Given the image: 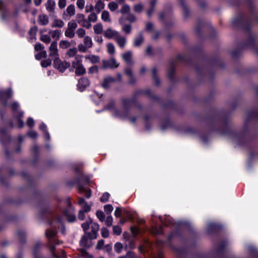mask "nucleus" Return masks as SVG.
Returning a JSON list of instances; mask_svg holds the SVG:
<instances>
[{
	"instance_id": "obj_43",
	"label": "nucleus",
	"mask_w": 258,
	"mask_h": 258,
	"mask_svg": "<svg viewBox=\"0 0 258 258\" xmlns=\"http://www.w3.org/2000/svg\"><path fill=\"white\" fill-rule=\"evenodd\" d=\"M96 216L101 222H103L105 220V215L103 212L101 211H98L96 212Z\"/></svg>"
},
{
	"instance_id": "obj_38",
	"label": "nucleus",
	"mask_w": 258,
	"mask_h": 258,
	"mask_svg": "<svg viewBox=\"0 0 258 258\" xmlns=\"http://www.w3.org/2000/svg\"><path fill=\"white\" fill-rule=\"evenodd\" d=\"M108 7L111 12H114L118 9V6L116 3L111 2L108 4Z\"/></svg>"
},
{
	"instance_id": "obj_1",
	"label": "nucleus",
	"mask_w": 258,
	"mask_h": 258,
	"mask_svg": "<svg viewBox=\"0 0 258 258\" xmlns=\"http://www.w3.org/2000/svg\"><path fill=\"white\" fill-rule=\"evenodd\" d=\"M82 55L78 54L72 62V67L75 70V74L81 76L86 73V69L82 64Z\"/></svg>"
},
{
	"instance_id": "obj_44",
	"label": "nucleus",
	"mask_w": 258,
	"mask_h": 258,
	"mask_svg": "<svg viewBox=\"0 0 258 258\" xmlns=\"http://www.w3.org/2000/svg\"><path fill=\"white\" fill-rule=\"evenodd\" d=\"M132 101L129 99H124L122 100V104L124 109L126 110L127 108L131 106Z\"/></svg>"
},
{
	"instance_id": "obj_13",
	"label": "nucleus",
	"mask_w": 258,
	"mask_h": 258,
	"mask_svg": "<svg viewBox=\"0 0 258 258\" xmlns=\"http://www.w3.org/2000/svg\"><path fill=\"white\" fill-rule=\"evenodd\" d=\"M89 84L90 82L87 78H82L79 80L77 87L80 91H83Z\"/></svg>"
},
{
	"instance_id": "obj_2",
	"label": "nucleus",
	"mask_w": 258,
	"mask_h": 258,
	"mask_svg": "<svg viewBox=\"0 0 258 258\" xmlns=\"http://www.w3.org/2000/svg\"><path fill=\"white\" fill-rule=\"evenodd\" d=\"M56 233V232L55 230L48 229L46 231V235L49 240L48 243L49 245V249L52 253V255L54 257L59 258V257L56 256L55 254L53 252L55 248V244H58L57 243V240L54 238Z\"/></svg>"
},
{
	"instance_id": "obj_33",
	"label": "nucleus",
	"mask_w": 258,
	"mask_h": 258,
	"mask_svg": "<svg viewBox=\"0 0 258 258\" xmlns=\"http://www.w3.org/2000/svg\"><path fill=\"white\" fill-rule=\"evenodd\" d=\"M97 15L94 12L91 13L88 16V20L89 22H96L97 21Z\"/></svg>"
},
{
	"instance_id": "obj_49",
	"label": "nucleus",
	"mask_w": 258,
	"mask_h": 258,
	"mask_svg": "<svg viewBox=\"0 0 258 258\" xmlns=\"http://www.w3.org/2000/svg\"><path fill=\"white\" fill-rule=\"evenodd\" d=\"M101 234L103 237L107 238L109 236V231L107 228L103 227L101 230Z\"/></svg>"
},
{
	"instance_id": "obj_6",
	"label": "nucleus",
	"mask_w": 258,
	"mask_h": 258,
	"mask_svg": "<svg viewBox=\"0 0 258 258\" xmlns=\"http://www.w3.org/2000/svg\"><path fill=\"white\" fill-rule=\"evenodd\" d=\"M102 62V68L104 69L117 68L119 65L114 57H111L108 60H103Z\"/></svg>"
},
{
	"instance_id": "obj_17",
	"label": "nucleus",
	"mask_w": 258,
	"mask_h": 258,
	"mask_svg": "<svg viewBox=\"0 0 258 258\" xmlns=\"http://www.w3.org/2000/svg\"><path fill=\"white\" fill-rule=\"evenodd\" d=\"M91 229V233L88 234L89 236L91 239H95L97 231L99 229V226L97 223H94L92 224Z\"/></svg>"
},
{
	"instance_id": "obj_41",
	"label": "nucleus",
	"mask_w": 258,
	"mask_h": 258,
	"mask_svg": "<svg viewBox=\"0 0 258 258\" xmlns=\"http://www.w3.org/2000/svg\"><path fill=\"white\" fill-rule=\"evenodd\" d=\"M122 248V244L120 242H116L114 247V250L118 253L121 251Z\"/></svg>"
},
{
	"instance_id": "obj_35",
	"label": "nucleus",
	"mask_w": 258,
	"mask_h": 258,
	"mask_svg": "<svg viewBox=\"0 0 258 258\" xmlns=\"http://www.w3.org/2000/svg\"><path fill=\"white\" fill-rule=\"evenodd\" d=\"M121 30L125 34H128L131 33L132 31V26L128 24H123L122 26Z\"/></svg>"
},
{
	"instance_id": "obj_27",
	"label": "nucleus",
	"mask_w": 258,
	"mask_h": 258,
	"mask_svg": "<svg viewBox=\"0 0 258 258\" xmlns=\"http://www.w3.org/2000/svg\"><path fill=\"white\" fill-rule=\"evenodd\" d=\"M102 20L106 22H111V19L110 17V14L107 11H103L101 14Z\"/></svg>"
},
{
	"instance_id": "obj_51",
	"label": "nucleus",
	"mask_w": 258,
	"mask_h": 258,
	"mask_svg": "<svg viewBox=\"0 0 258 258\" xmlns=\"http://www.w3.org/2000/svg\"><path fill=\"white\" fill-rule=\"evenodd\" d=\"M113 232L114 234L119 235L121 233V229L118 226H114L113 227Z\"/></svg>"
},
{
	"instance_id": "obj_18",
	"label": "nucleus",
	"mask_w": 258,
	"mask_h": 258,
	"mask_svg": "<svg viewBox=\"0 0 258 258\" xmlns=\"http://www.w3.org/2000/svg\"><path fill=\"white\" fill-rule=\"evenodd\" d=\"M78 204L80 205L83 208V211H84L86 212H88L91 210V205H88L86 201H85L84 198H80L78 201Z\"/></svg>"
},
{
	"instance_id": "obj_37",
	"label": "nucleus",
	"mask_w": 258,
	"mask_h": 258,
	"mask_svg": "<svg viewBox=\"0 0 258 258\" xmlns=\"http://www.w3.org/2000/svg\"><path fill=\"white\" fill-rule=\"evenodd\" d=\"M86 33V31L82 28H79L76 31V34L79 38H84L85 37Z\"/></svg>"
},
{
	"instance_id": "obj_28",
	"label": "nucleus",
	"mask_w": 258,
	"mask_h": 258,
	"mask_svg": "<svg viewBox=\"0 0 258 258\" xmlns=\"http://www.w3.org/2000/svg\"><path fill=\"white\" fill-rule=\"evenodd\" d=\"M85 58L89 59L91 62L93 63H97L99 61L100 58L97 55H88L85 56Z\"/></svg>"
},
{
	"instance_id": "obj_62",
	"label": "nucleus",
	"mask_w": 258,
	"mask_h": 258,
	"mask_svg": "<svg viewBox=\"0 0 258 258\" xmlns=\"http://www.w3.org/2000/svg\"><path fill=\"white\" fill-rule=\"evenodd\" d=\"M58 5L60 9L64 8L66 5V0H59Z\"/></svg>"
},
{
	"instance_id": "obj_57",
	"label": "nucleus",
	"mask_w": 258,
	"mask_h": 258,
	"mask_svg": "<svg viewBox=\"0 0 258 258\" xmlns=\"http://www.w3.org/2000/svg\"><path fill=\"white\" fill-rule=\"evenodd\" d=\"M80 253L81 255L85 258H93L92 255L88 254L84 249H81Z\"/></svg>"
},
{
	"instance_id": "obj_54",
	"label": "nucleus",
	"mask_w": 258,
	"mask_h": 258,
	"mask_svg": "<svg viewBox=\"0 0 258 258\" xmlns=\"http://www.w3.org/2000/svg\"><path fill=\"white\" fill-rule=\"evenodd\" d=\"M105 222V224L106 225V226H109V227L111 226L112 224V222H113V218H112V216H108L106 218V219Z\"/></svg>"
},
{
	"instance_id": "obj_12",
	"label": "nucleus",
	"mask_w": 258,
	"mask_h": 258,
	"mask_svg": "<svg viewBox=\"0 0 258 258\" xmlns=\"http://www.w3.org/2000/svg\"><path fill=\"white\" fill-rule=\"evenodd\" d=\"M91 239H92L90 238L89 234L88 235H83L80 241V245L85 248L90 247L92 244Z\"/></svg>"
},
{
	"instance_id": "obj_30",
	"label": "nucleus",
	"mask_w": 258,
	"mask_h": 258,
	"mask_svg": "<svg viewBox=\"0 0 258 258\" xmlns=\"http://www.w3.org/2000/svg\"><path fill=\"white\" fill-rule=\"evenodd\" d=\"M79 191L80 192H84L85 195L87 198H90L91 196V191L85 189L83 186L80 185L79 186Z\"/></svg>"
},
{
	"instance_id": "obj_46",
	"label": "nucleus",
	"mask_w": 258,
	"mask_h": 258,
	"mask_svg": "<svg viewBox=\"0 0 258 258\" xmlns=\"http://www.w3.org/2000/svg\"><path fill=\"white\" fill-rule=\"evenodd\" d=\"M104 211L107 214H110L113 210V208L111 205H106L104 207Z\"/></svg>"
},
{
	"instance_id": "obj_26",
	"label": "nucleus",
	"mask_w": 258,
	"mask_h": 258,
	"mask_svg": "<svg viewBox=\"0 0 258 258\" xmlns=\"http://www.w3.org/2000/svg\"><path fill=\"white\" fill-rule=\"evenodd\" d=\"M38 22L41 25H47L49 22L48 17L44 15L39 16Z\"/></svg>"
},
{
	"instance_id": "obj_64",
	"label": "nucleus",
	"mask_w": 258,
	"mask_h": 258,
	"mask_svg": "<svg viewBox=\"0 0 258 258\" xmlns=\"http://www.w3.org/2000/svg\"><path fill=\"white\" fill-rule=\"evenodd\" d=\"M27 124L29 127L33 126V125L34 124V121L33 119L31 117L28 118L27 119Z\"/></svg>"
},
{
	"instance_id": "obj_40",
	"label": "nucleus",
	"mask_w": 258,
	"mask_h": 258,
	"mask_svg": "<svg viewBox=\"0 0 258 258\" xmlns=\"http://www.w3.org/2000/svg\"><path fill=\"white\" fill-rule=\"evenodd\" d=\"M131 11L130 7L127 5H123L120 9V13L122 14H129Z\"/></svg>"
},
{
	"instance_id": "obj_16",
	"label": "nucleus",
	"mask_w": 258,
	"mask_h": 258,
	"mask_svg": "<svg viewBox=\"0 0 258 258\" xmlns=\"http://www.w3.org/2000/svg\"><path fill=\"white\" fill-rule=\"evenodd\" d=\"M122 59L128 64H134L132 60V52L131 51H127L121 54Z\"/></svg>"
},
{
	"instance_id": "obj_63",
	"label": "nucleus",
	"mask_w": 258,
	"mask_h": 258,
	"mask_svg": "<svg viewBox=\"0 0 258 258\" xmlns=\"http://www.w3.org/2000/svg\"><path fill=\"white\" fill-rule=\"evenodd\" d=\"M85 212H85L84 211H83V210H80L79 211V215H78V218L80 220H83L85 219Z\"/></svg>"
},
{
	"instance_id": "obj_8",
	"label": "nucleus",
	"mask_w": 258,
	"mask_h": 258,
	"mask_svg": "<svg viewBox=\"0 0 258 258\" xmlns=\"http://www.w3.org/2000/svg\"><path fill=\"white\" fill-rule=\"evenodd\" d=\"M76 21L78 23L80 24L82 27L87 29L90 28L92 25L91 23L89 22L88 19L85 18V17L83 14H78L76 16Z\"/></svg>"
},
{
	"instance_id": "obj_7",
	"label": "nucleus",
	"mask_w": 258,
	"mask_h": 258,
	"mask_svg": "<svg viewBox=\"0 0 258 258\" xmlns=\"http://www.w3.org/2000/svg\"><path fill=\"white\" fill-rule=\"evenodd\" d=\"M52 226L55 228H58L61 230L62 233H64L65 229L63 224V221L59 216L56 217L50 223Z\"/></svg>"
},
{
	"instance_id": "obj_20",
	"label": "nucleus",
	"mask_w": 258,
	"mask_h": 258,
	"mask_svg": "<svg viewBox=\"0 0 258 258\" xmlns=\"http://www.w3.org/2000/svg\"><path fill=\"white\" fill-rule=\"evenodd\" d=\"M105 4L103 0H96V4L94 6V9L97 14H99L102 10L104 9Z\"/></svg>"
},
{
	"instance_id": "obj_23",
	"label": "nucleus",
	"mask_w": 258,
	"mask_h": 258,
	"mask_svg": "<svg viewBox=\"0 0 258 258\" xmlns=\"http://www.w3.org/2000/svg\"><path fill=\"white\" fill-rule=\"evenodd\" d=\"M74 42V41H72L71 42H69L66 40H61L59 41V46L61 49H66L69 48L71 46V43Z\"/></svg>"
},
{
	"instance_id": "obj_10",
	"label": "nucleus",
	"mask_w": 258,
	"mask_h": 258,
	"mask_svg": "<svg viewBox=\"0 0 258 258\" xmlns=\"http://www.w3.org/2000/svg\"><path fill=\"white\" fill-rule=\"evenodd\" d=\"M76 12L75 6L73 4L70 5L67 8L66 11L62 14V18L64 20H69L75 15Z\"/></svg>"
},
{
	"instance_id": "obj_58",
	"label": "nucleus",
	"mask_w": 258,
	"mask_h": 258,
	"mask_svg": "<svg viewBox=\"0 0 258 258\" xmlns=\"http://www.w3.org/2000/svg\"><path fill=\"white\" fill-rule=\"evenodd\" d=\"M94 9V7L92 5H87L85 7V12L86 13H92Z\"/></svg>"
},
{
	"instance_id": "obj_22",
	"label": "nucleus",
	"mask_w": 258,
	"mask_h": 258,
	"mask_svg": "<svg viewBox=\"0 0 258 258\" xmlns=\"http://www.w3.org/2000/svg\"><path fill=\"white\" fill-rule=\"evenodd\" d=\"M48 33L51 35L53 39H55V41H56L59 39L61 32L60 30L56 29L54 30H50L49 31Z\"/></svg>"
},
{
	"instance_id": "obj_42",
	"label": "nucleus",
	"mask_w": 258,
	"mask_h": 258,
	"mask_svg": "<svg viewBox=\"0 0 258 258\" xmlns=\"http://www.w3.org/2000/svg\"><path fill=\"white\" fill-rule=\"evenodd\" d=\"M85 0H77L76 5L78 9L82 10L85 7Z\"/></svg>"
},
{
	"instance_id": "obj_14",
	"label": "nucleus",
	"mask_w": 258,
	"mask_h": 258,
	"mask_svg": "<svg viewBox=\"0 0 258 258\" xmlns=\"http://www.w3.org/2000/svg\"><path fill=\"white\" fill-rule=\"evenodd\" d=\"M119 33L111 28H108L104 32V36L108 39H113L114 40L118 36Z\"/></svg>"
},
{
	"instance_id": "obj_32",
	"label": "nucleus",
	"mask_w": 258,
	"mask_h": 258,
	"mask_svg": "<svg viewBox=\"0 0 258 258\" xmlns=\"http://www.w3.org/2000/svg\"><path fill=\"white\" fill-rule=\"evenodd\" d=\"M93 29L95 34H100L103 31V26L100 23L97 24L93 27Z\"/></svg>"
},
{
	"instance_id": "obj_47",
	"label": "nucleus",
	"mask_w": 258,
	"mask_h": 258,
	"mask_svg": "<svg viewBox=\"0 0 258 258\" xmlns=\"http://www.w3.org/2000/svg\"><path fill=\"white\" fill-rule=\"evenodd\" d=\"M51 64V60L50 58H48L45 60L41 61V64L42 67L46 68Z\"/></svg>"
},
{
	"instance_id": "obj_21",
	"label": "nucleus",
	"mask_w": 258,
	"mask_h": 258,
	"mask_svg": "<svg viewBox=\"0 0 258 258\" xmlns=\"http://www.w3.org/2000/svg\"><path fill=\"white\" fill-rule=\"evenodd\" d=\"M55 3L53 0H48L45 4L46 9L49 12L52 13L54 11Z\"/></svg>"
},
{
	"instance_id": "obj_31",
	"label": "nucleus",
	"mask_w": 258,
	"mask_h": 258,
	"mask_svg": "<svg viewBox=\"0 0 258 258\" xmlns=\"http://www.w3.org/2000/svg\"><path fill=\"white\" fill-rule=\"evenodd\" d=\"M144 39L143 35L140 34L137 38L134 40V45L136 47L140 46L142 42H143Z\"/></svg>"
},
{
	"instance_id": "obj_36",
	"label": "nucleus",
	"mask_w": 258,
	"mask_h": 258,
	"mask_svg": "<svg viewBox=\"0 0 258 258\" xmlns=\"http://www.w3.org/2000/svg\"><path fill=\"white\" fill-rule=\"evenodd\" d=\"M144 9V6L141 4H137L134 6V11L135 13H140Z\"/></svg>"
},
{
	"instance_id": "obj_3",
	"label": "nucleus",
	"mask_w": 258,
	"mask_h": 258,
	"mask_svg": "<svg viewBox=\"0 0 258 258\" xmlns=\"http://www.w3.org/2000/svg\"><path fill=\"white\" fill-rule=\"evenodd\" d=\"M78 27V24L75 20H71L67 25V28L64 31V35L66 37L73 38L75 36V30Z\"/></svg>"
},
{
	"instance_id": "obj_24",
	"label": "nucleus",
	"mask_w": 258,
	"mask_h": 258,
	"mask_svg": "<svg viewBox=\"0 0 258 258\" xmlns=\"http://www.w3.org/2000/svg\"><path fill=\"white\" fill-rule=\"evenodd\" d=\"M64 25L62 20L55 19L51 24V27L53 28H62Z\"/></svg>"
},
{
	"instance_id": "obj_25",
	"label": "nucleus",
	"mask_w": 258,
	"mask_h": 258,
	"mask_svg": "<svg viewBox=\"0 0 258 258\" xmlns=\"http://www.w3.org/2000/svg\"><path fill=\"white\" fill-rule=\"evenodd\" d=\"M77 48L76 47H73L72 48H70L67 52H66V56L71 58L73 57H76V56L78 55L77 54Z\"/></svg>"
},
{
	"instance_id": "obj_9",
	"label": "nucleus",
	"mask_w": 258,
	"mask_h": 258,
	"mask_svg": "<svg viewBox=\"0 0 258 258\" xmlns=\"http://www.w3.org/2000/svg\"><path fill=\"white\" fill-rule=\"evenodd\" d=\"M63 214L70 222H74L76 219L74 210L71 206L63 211Z\"/></svg>"
},
{
	"instance_id": "obj_39",
	"label": "nucleus",
	"mask_w": 258,
	"mask_h": 258,
	"mask_svg": "<svg viewBox=\"0 0 258 258\" xmlns=\"http://www.w3.org/2000/svg\"><path fill=\"white\" fill-rule=\"evenodd\" d=\"M40 39L42 42L47 44L51 42L50 37L46 34L41 35Z\"/></svg>"
},
{
	"instance_id": "obj_19",
	"label": "nucleus",
	"mask_w": 258,
	"mask_h": 258,
	"mask_svg": "<svg viewBox=\"0 0 258 258\" xmlns=\"http://www.w3.org/2000/svg\"><path fill=\"white\" fill-rule=\"evenodd\" d=\"M115 79L110 76L105 78L102 83V86L104 88H108L110 85L115 81Z\"/></svg>"
},
{
	"instance_id": "obj_56",
	"label": "nucleus",
	"mask_w": 258,
	"mask_h": 258,
	"mask_svg": "<svg viewBox=\"0 0 258 258\" xmlns=\"http://www.w3.org/2000/svg\"><path fill=\"white\" fill-rule=\"evenodd\" d=\"M146 29L148 31L152 32L154 30V25L152 23L149 22L146 24Z\"/></svg>"
},
{
	"instance_id": "obj_11",
	"label": "nucleus",
	"mask_w": 258,
	"mask_h": 258,
	"mask_svg": "<svg viewBox=\"0 0 258 258\" xmlns=\"http://www.w3.org/2000/svg\"><path fill=\"white\" fill-rule=\"evenodd\" d=\"M49 56L50 57H59L57 43L56 41H53L51 43L49 47Z\"/></svg>"
},
{
	"instance_id": "obj_60",
	"label": "nucleus",
	"mask_w": 258,
	"mask_h": 258,
	"mask_svg": "<svg viewBox=\"0 0 258 258\" xmlns=\"http://www.w3.org/2000/svg\"><path fill=\"white\" fill-rule=\"evenodd\" d=\"M122 209L119 207H117L114 212V215L116 217H119L121 216L122 213Z\"/></svg>"
},
{
	"instance_id": "obj_50",
	"label": "nucleus",
	"mask_w": 258,
	"mask_h": 258,
	"mask_svg": "<svg viewBox=\"0 0 258 258\" xmlns=\"http://www.w3.org/2000/svg\"><path fill=\"white\" fill-rule=\"evenodd\" d=\"M110 195L108 192H105L100 198V201L103 203H105L108 201Z\"/></svg>"
},
{
	"instance_id": "obj_55",
	"label": "nucleus",
	"mask_w": 258,
	"mask_h": 258,
	"mask_svg": "<svg viewBox=\"0 0 258 258\" xmlns=\"http://www.w3.org/2000/svg\"><path fill=\"white\" fill-rule=\"evenodd\" d=\"M47 56V53L46 51L44 50L41 51L40 53L36 55L35 57L37 59H39L41 57H46Z\"/></svg>"
},
{
	"instance_id": "obj_34",
	"label": "nucleus",
	"mask_w": 258,
	"mask_h": 258,
	"mask_svg": "<svg viewBox=\"0 0 258 258\" xmlns=\"http://www.w3.org/2000/svg\"><path fill=\"white\" fill-rule=\"evenodd\" d=\"M36 32H37L36 27H33L30 29V30L29 31V34L30 35V37H29L30 40H31L32 41L33 39H35V35L36 34Z\"/></svg>"
},
{
	"instance_id": "obj_52",
	"label": "nucleus",
	"mask_w": 258,
	"mask_h": 258,
	"mask_svg": "<svg viewBox=\"0 0 258 258\" xmlns=\"http://www.w3.org/2000/svg\"><path fill=\"white\" fill-rule=\"evenodd\" d=\"M156 73H157L156 69L155 68L153 69V70H152L153 78L155 81V83H156V84L159 85V81L156 76Z\"/></svg>"
},
{
	"instance_id": "obj_53",
	"label": "nucleus",
	"mask_w": 258,
	"mask_h": 258,
	"mask_svg": "<svg viewBox=\"0 0 258 258\" xmlns=\"http://www.w3.org/2000/svg\"><path fill=\"white\" fill-rule=\"evenodd\" d=\"M126 19L130 22L133 23L136 21L137 19L134 15L129 14L127 17H126Z\"/></svg>"
},
{
	"instance_id": "obj_61",
	"label": "nucleus",
	"mask_w": 258,
	"mask_h": 258,
	"mask_svg": "<svg viewBox=\"0 0 258 258\" xmlns=\"http://www.w3.org/2000/svg\"><path fill=\"white\" fill-rule=\"evenodd\" d=\"M98 67L96 66L90 67L88 70L89 73H90L91 74L97 73L98 72Z\"/></svg>"
},
{
	"instance_id": "obj_5",
	"label": "nucleus",
	"mask_w": 258,
	"mask_h": 258,
	"mask_svg": "<svg viewBox=\"0 0 258 258\" xmlns=\"http://www.w3.org/2000/svg\"><path fill=\"white\" fill-rule=\"evenodd\" d=\"M53 66L55 69L62 73L70 66V63L66 60H61L57 57L54 59Z\"/></svg>"
},
{
	"instance_id": "obj_45",
	"label": "nucleus",
	"mask_w": 258,
	"mask_h": 258,
	"mask_svg": "<svg viewBox=\"0 0 258 258\" xmlns=\"http://www.w3.org/2000/svg\"><path fill=\"white\" fill-rule=\"evenodd\" d=\"M113 113L115 116H118L119 117L123 118L126 117L127 116V113L125 114H123L120 111H118L117 110H114Z\"/></svg>"
},
{
	"instance_id": "obj_4",
	"label": "nucleus",
	"mask_w": 258,
	"mask_h": 258,
	"mask_svg": "<svg viewBox=\"0 0 258 258\" xmlns=\"http://www.w3.org/2000/svg\"><path fill=\"white\" fill-rule=\"evenodd\" d=\"M83 44H79L78 46V50L81 52H85L93 46V42L91 38L86 36L84 38Z\"/></svg>"
},
{
	"instance_id": "obj_29",
	"label": "nucleus",
	"mask_w": 258,
	"mask_h": 258,
	"mask_svg": "<svg viewBox=\"0 0 258 258\" xmlns=\"http://www.w3.org/2000/svg\"><path fill=\"white\" fill-rule=\"evenodd\" d=\"M107 52L110 55H113L115 52V48L112 43H107L106 45Z\"/></svg>"
},
{
	"instance_id": "obj_59",
	"label": "nucleus",
	"mask_w": 258,
	"mask_h": 258,
	"mask_svg": "<svg viewBox=\"0 0 258 258\" xmlns=\"http://www.w3.org/2000/svg\"><path fill=\"white\" fill-rule=\"evenodd\" d=\"M44 48V46L40 43H37L34 46V49L35 51H39L43 50Z\"/></svg>"
},
{
	"instance_id": "obj_15",
	"label": "nucleus",
	"mask_w": 258,
	"mask_h": 258,
	"mask_svg": "<svg viewBox=\"0 0 258 258\" xmlns=\"http://www.w3.org/2000/svg\"><path fill=\"white\" fill-rule=\"evenodd\" d=\"M118 46L121 48H123L126 44V38L125 37L121 35L120 34L114 39Z\"/></svg>"
},
{
	"instance_id": "obj_48",
	"label": "nucleus",
	"mask_w": 258,
	"mask_h": 258,
	"mask_svg": "<svg viewBox=\"0 0 258 258\" xmlns=\"http://www.w3.org/2000/svg\"><path fill=\"white\" fill-rule=\"evenodd\" d=\"M92 222V220L90 219L88 221L82 224V227L83 228L84 231H86L89 228L90 224Z\"/></svg>"
}]
</instances>
